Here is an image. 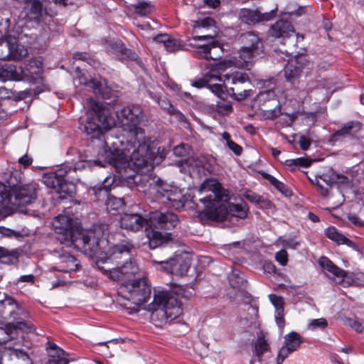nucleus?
<instances>
[{
    "instance_id": "nucleus-14",
    "label": "nucleus",
    "mask_w": 364,
    "mask_h": 364,
    "mask_svg": "<svg viewBox=\"0 0 364 364\" xmlns=\"http://www.w3.org/2000/svg\"><path fill=\"white\" fill-rule=\"evenodd\" d=\"M46 2H54L55 4H66V0H26V6L23 13L29 21H39L43 12L47 13Z\"/></svg>"
},
{
    "instance_id": "nucleus-63",
    "label": "nucleus",
    "mask_w": 364,
    "mask_h": 364,
    "mask_svg": "<svg viewBox=\"0 0 364 364\" xmlns=\"http://www.w3.org/2000/svg\"><path fill=\"white\" fill-rule=\"evenodd\" d=\"M287 252L284 250H282L277 252L275 255V258L278 262H279L282 265H286L287 263Z\"/></svg>"
},
{
    "instance_id": "nucleus-50",
    "label": "nucleus",
    "mask_w": 364,
    "mask_h": 364,
    "mask_svg": "<svg viewBox=\"0 0 364 364\" xmlns=\"http://www.w3.org/2000/svg\"><path fill=\"white\" fill-rule=\"evenodd\" d=\"M172 292L178 296L188 299L194 294V289L191 287L175 285L172 288Z\"/></svg>"
},
{
    "instance_id": "nucleus-41",
    "label": "nucleus",
    "mask_w": 364,
    "mask_h": 364,
    "mask_svg": "<svg viewBox=\"0 0 364 364\" xmlns=\"http://www.w3.org/2000/svg\"><path fill=\"white\" fill-rule=\"evenodd\" d=\"M302 343V337L295 331H291L284 337V345L291 352L297 350Z\"/></svg>"
},
{
    "instance_id": "nucleus-46",
    "label": "nucleus",
    "mask_w": 364,
    "mask_h": 364,
    "mask_svg": "<svg viewBox=\"0 0 364 364\" xmlns=\"http://www.w3.org/2000/svg\"><path fill=\"white\" fill-rule=\"evenodd\" d=\"M174 186L159 178L156 181L154 186L156 195L159 198H166Z\"/></svg>"
},
{
    "instance_id": "nucleus-62",
    "label": "nucleus",
    "mask_w": 364,
    "mask_h": 364,
    "mask_svg": "<svg viewBox=\"0 0 364 364\" xmlns=\"http://www.w3.org/2000/svg\"><path fill=\"white\" fill-rule=\"evenodd\" d=\"M229 281L231 286L235 289H240L243 284L242 278L237 277L236 274H232L229 277Z\"/></svg>"
},
{
    "instance_id": "nucleus-39",
    "label": "nucleus",
    "mask_w": 364,
    "mask_h": 364,
    "mask_svg": "<svg viewBox=\"0 0 364 364\" xmlns=\"http://www.w3.org/2000/svg\"><path fill=\"white\" fill-rule=\"evenodd\" d=\"M318 263L320 266L331 273L334 279L337 278L342 282L346 276V272L334 264L328 257H321Z\"/></svg>"
},
{
    "instance_id": "nucleus-37",
    "label": "nucleus",
    "mask_w": 364,
    "mask_h": 364,
    "mask_svg": "<svg viewBox=\"0 0 364 364\" xmlns=\"http://www.w3.org/2000/svg\"><path fill=\"white\" fill-rule=\"evenodd\" d=\"M240 40L243 44L242 48H247V49H252L262 52L264 51L263 44L261 39L253 32L243 33L240 36Z\"/></svg>"
},
{
    "instance_id": "nucleus-48",
    "label": "nucleus",
    "mask_w": 364,
    "mask_h": 364,
    "mask_svg": "<svg viewBox=\"0 0 364 364\" xmlns=\"http://www.w3.org/2000/svg\"><path fill=\"white\" fill-rule=\"evenodd\" d=\"M268 350V343L265 340L264 337L261 336H259L255 344V354L258 358V360L260 362L263 354Z\"/></svg>"
},
{
    "instance_id": "nucleus-40",
    "label": "nucleus",
    "mask_w": 364,
    "mask_h": 364,
    "mask_svg": "<svg viewBox=\"0 0 364 364\" xmlns=\"http://www.w3.org/2000/svg\"><path fill=\"white\" fill-rule=\"evenodd\" d=\"M21 79L19 68H17L14 65L5 64L0 67V81H20Z\"/></svg>"
},
{
    "instance_id": "nucleus-55",
    "label": "nucleus",
    "mask_w": 364,
    "mask_h": 364,
    "mask_svg": "<svg viewBox=\"0 0 364 364\" xmlns=\"http://www.w3.org/2000/svg\"><path fill=\"white\" fill-rule=\"evenodd\" d=\"M188 164L190 166L196 168H206L207 160L205 156L192 157L188 159Z\"/></svg>"
},
{
    "instance_id": "nucleus-4",
    "label": "nucleus",
    "mask_w": 364,
    "mask_h": 364,
    "mask_svg": "<svg viewBox=\"0 0 364 364\" xmlns=\"http://www.w3.org/2000/svg\"><path fill=\"white\" fill-rule=\"evenodd\" d=\"M147 310L151 312V322L159 327L176 318L183 312L181 304L167 291L155 292L154 299L148 305Z\"/></svg>"
},
{
    "instance_id": "nucleus-13",
    "label": "nucleus",
    "mask_w": 364,
    "mask_h": 364,
    "mask_svg": "<svg viewBox=\"0 0 364 364\" xmlns=\"http://www.w3.org/2000/svg\"><path fill=\"white\" fill-rule=\"evenodd\" d=\"M316 185L321 188V194L326 196L328 194V188L333 183L349 185L350 180L346 176L336 173L330 168L325 173L316 177Z\"/></svg>"
},
{
    "instance_id": "nucleus-1",
    "label": "nucleus",
    "mask_w": 364,
    "mask_h": 364,
    "mask_svg": "<svg viewBox=\"0 0 364 364\" xmlns=\"http://www.w3.org/2000/svg\"><path fill=\"white\" fill-rule=\"evenodd\" d=\"M115 127L122 134L115 141V172L123 177L122 171H140L151 166L153 153L143 129L139 127L144 118L142 109L138 105L127 106L117 112Z\"/></svg>"
},
{
    "instance_id": "nucleus-11",
    "label": "nucleus",
    "mask_w": 364,
    "mask_h": 364,
    "mask_svg": "<svg viewBox=\"0 0 364 364\" xmlns=\"http://www.w3.org/2000/svg\"><path fill=\"white\" fill-rule=\"evenodd\" d=\"M153 262L159 264L167 272L179 276L186 274L191 266V259L186 252L177 254L168 260Z\"/></svg>"
},
{
    "instance_id": "nucleus-20",
    "label": "nucleus",
    "mask_w": 364,
    "mask_h": 364,
    "mask_svg": "<svg viewBox=\"0 0 364 364\" xmlns=\"http://www.w3.org/2000/svg\"><path fill=\"white\" fill-rule=\"evenodd\" d=\"M114 175H109L98 187L93 188L94 194L99 200L105 201L108 210H114V198L112 191Z\"/></svg>"
},
{
    "instance_id": "nucleus-33",
    "label": "nucleus",
    "mask_w": 364,
    "mask_h": 364,
    "mask_svg": "<svg viewBox=\"0 0 364 364\" xmlns=\"http://www.w3.org/2000/svg\"><path fill=\"white\" fill-rule=\"evenodd\" d=\"M153 41L156 43H162L166 50L168 52H175L183 47L180 41L166 34L161 33L154 37Z\"/></svg>"
},
{
    "instance_id": "nucleus-45",
    "label": "nucleus",
    "mask_w": 364,
    "mask_h": 364,
    "mask_svg": "<svg viewBox=\"0 0 364 364\" xmlns=\"http://www.w3.org/2000/svg\"><path fill=\"white\" fill-rule=\"evenodd\" d=\"M154 100L158 102L159 105L164 109L166 110L171 114L176 115L179 119H183L185 118L183 114L177 110L165 97H155Z\"/></svg>"
},
{
    "instance_id": "nucleus-7",
    "label": "nucleus",
    "mask_w": 364,
    "mask_h": 364,
    "mask_svg": "<svg viewBox=\"0 0 364 364\" xmlns=\"http://www.w3.org/2000/svg\"><path fill=\"white\" fill-rule=\"evenodd\" d=\"M97 235L94 230H82L80 228L77 234V242L73 241L71 244L96 257L100 255H107V250L111 247L108 245V240L104 238L99 240Z\"/></svg>"
},
{
    "instance_id": "nucleus-6",
    "label": "nucleus",
    "mask_w": 364,
    "mask_h": 364,
    "mask_svg": "<svg viewBox=\"0 0 364 364\" xmlns=\"http://www.w3.org/2000/svg\"><path fill=\"white\" fill-rule=\"evenodd\" d=\"M90 105L92 112L87 113L85 132L94 138L98 136L102 130H110L114 125V120L106 107L92 100H90Z\"/></svg>"
},
{
    "instance_id": "nucleus-12",
    "label": "nucleus",
    "mask_w": 364,
    "mask_h": 364,
    "mask_svg": "<svg viewBox=\"0 0 364 364\" xmlns=\"http://www.w3.org/2000/svg\"><path fill=\"white\" fill-rule=\"evenodd\" d=\"M259 101L262 102L263 107L261 108L262 115L266 119H272L281 114V109L279 102L276 99V95L272 90L260 92Z\"/></svg>"
},
{
    "instance_id": "nucleus-16",
    "label": "nucleus",
    "mask_w": 364,
    "mask_h": 364,
    "mask_svg": "<svg viewBox=\"0 0 364 364\" xmlns=\"http://www.w3.org/2000/svg\"><path fill=\"white\" fill-rule=\"evenodd\" d=\"M231 65V61H223L212 65L203 77L193 82L192 85L197 88H202L208 87L210 82H221V74L225 70L227 66H230Z\"/></svg>"
},
{
    "instance_id": "nucleus-25",
    "label": "nucleus",
    "mask_w": 364,
    "mask_h": 364,
    "mask_svg": "<svg viewBox=\"0 0 364 364\" xmlns=\"http://www.w3.org/2000/svg\"><path fill=\"white\" fill-rule=\"evenodd\" d=\"M146 223V220L138 214L125 213L119 220L122 228L134 232L141 230Z\"/></svg>"
},
{
    "instance_id": "nucleus-58",
    "label": "nucleus",
    "mask_w": 364,
    "mask_h": 364,
    "mask_svg": "<svg viewBox=\"0 0 364 364\" xmlns=\"http://www.w3.org/2000/svg\"><path fill=\"white\" fill-rule=\"evenodd\" d=\"M190 146L186 144H181L174 147L173 151L177 156H183L189 153Z\"/></svg>"
},
{
    "instance_id": "nucleus-26",
    "label": "nucleus",
    "mask_w": 364,
    "mask_h": 364,
    "mask_svg": "<svg viewBox=\"0 0 364 364\" xmlns=\"http://www.w3.org/2000/svg\"><path fill=\"white\" fill-rule=\"evenodd\" d=\"M9 60H21L25 58L28 53L27 47L21 41L14 37L9 36Z\"/></svg>"
},
{
    "instance_id": "nucleus-32",
    "label": "nucleus",
    "mask_w": 364,
    "mask_h": 364,
    "mask_svg": "<svg viewBox=\"0 0 364 364\" xmlns=\"http://www.w3.org/2000/svg\"><path fill=\"white\" fill-rule=\"evenodd\" d=\"M56 264L59 271L66 272L75 271L78 266L76 259L65 252L58 255Z\"/></svg>"
},
{
    "instance_id": "nucleus-8",
    "label": "nucleus",
    "mask_w": 364,
    "mask_h": 364,
    "mask_svg": "<svg viewBox=\"0 0 364 364\" xmlns=\"http://www.w3.org/2000/svg\"><path fill=\"white\" fill-rule=\"evenodd\" d=\"M52 224L60 242L71 244L73 241L77 242V234L81 227L77 219L60 214L54 218Z\"/></svg>"
},
{
    "instance_id": "nucleus-54",
    "label": "nucleus",
    "mask_w": 364,
    "mask_h": 364,
    "mask_svg": "<svg viewBox=\"0 0 364 364\" xmlns=\"http://www.w3.org/2000/svg\"><path fill=\"white\" fill-rule=\"evenodd\" d=\"M353 127L352 124H348L345 127H343L342 129L336 131L333 134V140H338L339 139L340 137H345V136H349V135H352L353 134Z\"/></svg>"
},
{
    "instance_id": "nucleus-42",
    "label": "nucleus",
    "mask_w": 364,
    "mask_h": 364,
    "mask_svg": "<svg viewBox=\"0 0 364 364\" xmlns=\"http://www.w3.org/2000/svg\"><path fill=\"white\" fill-rule=\"evenodd\" d=\"M166 200L171 203L172 206L176 208H183L185 205V196L182 190L174 186L166 197Z\"/></svg>"
},
{
    "instance_id": "nucleus-61",
    "label": "nucleus",
    "mask_w": 364,
    "mask_h": 364,
    "mask_svg": "<svg viewBox=\"0 0 364 364\" xmlns=\"http://www.w3.org/2000/svg\"><path fill=\"white\" fill-rule=\"evenodd\" d=\"M209 89L218 97H220L224 94L222 85L219 82H210L208 85Z\"/></svg>"
},
{
    "instance_id": "nucleus-22",
    "label": "nucleus",
    "mask_w": 364,
    "mask_h": 364,
    "mask_svg": "<svg viewBox=\"0 0 364 364\" xmlns=\"http://www.w3.org/2000/svg\"><path fill=\"white\" fill-rule=\"evenodd\" d=\"M262 53L263 52L262 51L247 49V48L242 47L239 50L238 57L236 59L235 63L230 60L232 62V65L230 66H227L226 68H230L235 65L238 68L250 70L255 60L257 58L261 57Z\"/></svg>"
},
{
    "instance_id": "nucleus-21",
    "label": "nucleus",
    "mask_w": 364,
    "mask_h": 364,
    "mask_svg": "<svg viewBox=\"0 0 364 364\" xmlns=\"http://www.w3.org/2000/svg\"><path fill=\"white\" fill-rule=\"evenodd\" d=\"M276 15L275 10L269 12L261 13L258 10L242 9L239 13V18L246 24L254 25L260 21H268L272 20Z\"/></svg>"
},
{
    "instance_id": "nucleus-18",
    "label": "nucleus",
    "mask_w": 364,
    "mask_h": 364,
    "mask_svg": "<svg viewBox=\"0 0 364 364\" xmlns=\"http://www.w3.org/2000/svg\"><path fill=\"white\" fill-rule=\"evenodd\" d=\"M311 65L306 55L300 54L289 59L284 68V75L289 82H294L299 78L303 69Z\"/></svg>"
},
{
    "instance_id": "nucleus-19",
    "label": "nucleus",
    "mask_w": 364,
    "mask_h": 364,
    "mask_svg": "<svg viewBox=\"0 0 364 364\" xmlns=\"http://www.w3.org/2000/svg\"><path fill=\"white\" fill-rule=\"evenodd\" d=\"M21 80L27 81L31 83H36L42 80L43 59L41 57H36L31 59L26 68L23 69L19 68Z\"/></svg>"
},
{
    "instance_id": "nucleus-28",
    "label": "nucleus",
    "mask_w": 364,
    "mask_h": 364,
    "mask_svg": "<svg viewBox=\"0 0 364 364\" xmlns=\"http://www.w3.org/2000/svg\"><path fill=\"white\" fill-rule=\"evenodd\" d=\"M16 210L11 188L0 192V218H4Z\"/></svg>"
},
{
    "instance_id": "nucleus-43",
    "label": "nucleus",
    "mask_w": 364,
    "mask_h": 364,
    "mask_svg": "<svg viewBox=\"0 0 364 364\" xmlns=\"http://www.w3.org/2000/svg\"><path fill=\"white\" fill-rule=\"evenodd\" d=\"M134 13L141 16H147L154 11V6L149 1H142L132 5Z\"/></svg>"
},
{
    "instance_id": "nucleus-17",
    "label": "nucleus",
    "mask_w": 364,
    "mask_h": 364,
    "mask_svg": "<svg viewBox=\"0 0 364 364\" xmlns=\"http://www.w3.org/2000/svg\"><path fill=\"white\" fill-rule=\"evenodd\" d=\"M193 33L194 41H215L214 38L217 36L218 30L215 26V21L211 18H206L198 22L197 25L194 26Z\"/></svg>"
},
{
    "instance_id": "nucleus-5",
    "label": "nucleus",
    "mask_w": 364,
    "mask_h": 364,
    "mask_svg": "<svg viewBox=\"0 0 364 364\" xmlns=\"http://www.w3.org/2000/svg\"><path fill=\"white\" fill-rule=\"evenodd\" d=\"M133 245L128 240H122L115 245V281L129 282L131 278L137 274L139 267L133 257Z\"/></svg>"
},
{
    "instance_id": "nucleus-52",
    "label": "nucleus",
    "mask_w": 364,
    "mask_h": 364,
    "mask_svg": "<svg viewBox=\"0 0 364 364\" xmlns=\"http://www.w3.org/2000/svg\"><path fill=\"white\" fill-rule=\"evenodd\" d=\"M72 171V168L70 166H68V165H64L63 166L58 168L56 171L53 172L55 174H56L57 177L60 179V182L62 183H70V182L68 181V180L65 178L68 173ZM71 183H73V181Z\"/></svg>"
},
{
    "instance_id": "nucleus-36",
    "label": "nucleus",
    "mask_w": 364,
    "mask_h": 364,
    "mask_svg": "<svg viewBox=\"0 0 364 364\" xmlns=\"http://www.w3.org/2000/svg\"><path fill=\"white\" fill-rule=\"evenodd\" d=\"M107 255H100L97 257L96 264L97 267L103 272L109 278L112 277L113 262L112 258V248L107 250Z\"/></svg>"
},
{
    "instance_id": "nucleus-57",
    "label": "nucleus",
    "mask_w": 364,
    "mask_h": 364,
    "mask_svg": "<svg viewBox=\"0 0 364 364\" xmlns=\"http://www.w3.org/2000/svg\"><path fill=\"white\" fill-rule=\"evenodd\" d=\"M289 348H287L284 345L279 349L278 352V355L276 359V363L277 364H282L284 360L290 355L292 353Z\"/></svg>"
},
{
    "instance_id": "nucleus-27",
    "label": "nucleus",
    "mask_w": 364,
    "mask_h": 364,
    "mask_svg": "<svg viewBox=\"0 0 364 364\" xmlns=\"http://www.w3.org/2000/svg\"><path fill=\"white\" fill-rule=\"evenodd\" d=\"M269 33L275 38H289L294 34L295 31L290 22L282 19L271 26Z\"/></svg>"
},
{
    "instance_id": "nucleus-44",
    "label": "nucleus",
    "mask_w": 364,
    "mask_h": 364,
    "mask_svg": "<svg viewBox=\"0 0 364 364\" xmlns=\"http://www.w3.org/2000/svg\"><path fill=\"white\" fill-rule=\"evenodd\" d=\"M326 235L330 240L337 242L338 244H345L348 246L352 245V242L345 235L338 232L334 227L328 228L326 230Z\"/></svg>"
},
{
    "instance_id": "nucleus-59",
    "label": "nucleus",
    "mask_w": 364,
    "mask_h": 364,
    "mask_svg": "<svg viewBox=\"0 0 364 364\" xmlns=\"http://www.w3.org/2000/svg\"><path fill=\"white\" fill-rule=\"evenodd\" d=\"M98 161H92L85 159H80L77 163L75 164L73 171H75L76 170H82L86 167H91L92 164H98Z\"/></svg>"
},
{
    "instance_id": "nucleus-30",
    "label": "nucleus",
    "mask_w": 364,
    "mask_h": 364,
    "mask_svg": "<svg viewBox=\"0 0 364 364\" xmlns=\"http://www.w3.org/2000/svg\"><path fill=\"white\" fill-rule=\"evenodd\" d=\"M115 58L122 61H134L139 66H143V63L137 54L126 48L121 41L115 42Z\"/></svg>"
},
{
    "instance_id": "nucleus-15",
    "label": "nucleus",
    "mask_w": 364,
    "mask_h": 364,
    "mask_svg": "<svg viewBox=\"0 0 364 364\" xmlns=\"http://www.w3.org/2000/svg\"><path fill=\"white\" fill-rule=\"evenodd\" d=\"M150 226L156 229L172 230L178 224V216L172 212L154 211L149 213Z\"/></svg>"
},
{
    "instance_id": "nucleus-38",
    "label": "nucleus",
    "mask_w": 364,
    "mask_h": 364,
    "mask_svg": "<svg viewBox=\"0 0 364 364\" xmlns=\"http://www.w3.org/2000/svg\"><path fill=\"white\" fill-rule=\"evenodd\" d=\"M318 263L320 266L331 273L334 279L337 278L342 282L346 276V272L334 264L328 257H321Z\"/></svg>"
},
{
    "instance_id": "nucleus-3",
    "label": "nucleus",
    "mask_w": 364,
    "mask_h": 364,
    "mask_svg": "<svg viewBox=\"0 0 364 364\" xmlns=\"http://www.w3.org/2000/svg\"><path fill=\"white\" fill-rule=\"evenodd\" d=\"M151 292V286L145 278L122 282L117 288L115 303L123 312L132 314L149 299Z\"/></svg>"
},
{
    "instance_id": "nucleus-9",
    "label": "nucleus",
    "mask_w": 364,
    "mask_h": 364,
    "mask_svg": "<svg viewBox=\"0 0 364 364\" xmlns=\"http://www.w3.org/2000/svg\"><path fill=\"white\" fill-rule=\"evenodd\" d=\"M38 189L35 182L13 186L11 191L16 210L33 203L37 198Z\"/></svg>"
},
{
    "instance_id": "nucleus-10",
    "label": "nucleus",
    "mask_w": 364,
    "mask_h": 364,
    "mask_svg": "<svg viewBox=\"0 0 364 364\" xmlns=\"http://www.w3.org/2000/svg\"><path fill=\"white\" fill-rule=\"evenodd\" d=\"M223 77V82L225 84V86L227 88H228L229 93L235 100L237 101H242L247 99V97H250L252 95V90L250 89H245L243 91L239 92V88L237 87H229L230 85L237 86L240 84L248 82L250 81V79L246 73L239 72L233 73H226L224 75Z\"/></svg>"
},
{
    "instance_id": "nucleus-34",
    "label": "nucleus",
    "mask_w": 364,
    "mask_h": 364,
    "mask_svg": "<svg viewBox=\"0 0 364 364\" xmlns=\"http://www.w3.org/2000/svg\"><path fill=\"white\" fill-rule=\"evenodd\" d=\"M4 299L0 300V312L4 318H16L19 314L20 309L16 302L11 297L4 296Z\"/></svg>"
},
{
    "instance_id": "nucleus-53",
    "label": "nucleus",
    "mask_w": 364,
    "mask_h": 364,
    "mask_svg": "<svg viewBox=\"0 0 364 364\" xmlns=\"http://www.w3.org/2000/svg\"><path fill=\"white\" fill-rule=\"evenodd\" d=\"M328 326V322L326 318H321L316 319H312L309 321L308 328L312 331H315L317 328L324 329Z\"/></svg>"
},
{
    "instance_id": "nucleus-29",
    "label": "nucleus",
    "mask_w": 364,
    "mask_h": 364,
    "mask_svg": "<svg viewBox=\"0 0 364 364\" xmlns=\"http://www.w3.org/2000/svg\"><path fill=\"white\" fill-rule=\"evenodd\" d=\"M269 299L272 305L275 308V314L274 318L277 323V325L280 329H283L285 326V320H284V301L283 297L277 296L276 294H269Z\"/></svg>"
},
{
    "instance_id": "nucleus-31",
    "label": "nucleus",
    "mask_w": 364,
    "mask_h": 364,
    "mask_svg": "<svg viewBox=\"0 0 364 364\" xmlns=\"http://www.w3.org/2000/svg\"><path fill=\"white\" fill-rule=\"evenodd\" d=\"M47 348L49 355L48 364H68L69 360L66 353L55 343H48Z\"/></svg>"
},
{
    "instance_id": "nucleus-60",
    "label": "nucleus",
    "mask_w": 364,
    "mask_h": 364,
    "mask_svg": "<svg viewBox=\"0 0 364 364\" xmlns=\"http://www.w3.org/2000/svg\"><path fill=\"white\" fill-rule=\"evenodd\" d=\"M14 326L15 328V332L17 329L26 333L32 332L34 330L33 326L30 323L26 321L18 322L16 325H14Z\"/></svg>"
},
{
    "instance_id": "nucleus-24",
    "label": "nucleus",
    "mask_w": 364,
    "mask_h": 364,
    "mask_svg": "<svg viewBox=\"0 0 364 364\" xmlns=\"http://www.w3.org/2000/svg\"><path fill=\"white\" fill-rule=\"evenodd\" d=\"M208 43L196 46V54L200 58L206 60H216L220 58L223 53L221 47L217 41L207 42Z\"/></svg>"
},
{
    "instance_id": "nucleus-47",
    "label": "nucleus",
    "mask_w": 364,
    "mask_h": 364,
    "mask_svg": "<svg viewBox=\"0 0 364 364\" xmlns=\"http://www.w3.org/2000/svg\"><path fill=\"white\" fill-rule=\"evenodd\" d=\"M286 166L289 168L291 171H294L296 168L303 166L308 167L311 165V161L306 158H298L296 159H285L280 160Z\"/></svg>"
},
{
    "instance_id": "nucleus-56",
    "label": "nucleus",
    "mask_w": 364,
    "mask_h": 364,
    "mask_svg": "<svg viewBox=\"0 0 364 364\" xmlns=\"http://www.w3.org/2000/svg\"><path fill=\"white\" fill-rule=\"evenodd\" d=\"M346 323L357 332H361L364 329V320L348 318Z\"/></svg>"
},
{
    "instance_id": "nucleus-2",
    "label": "nucleus",
    "mask_w": 364,
    "mask_h": 364,
    "mask_svg": "<svg viewBox=\"0 0 364 364\" xmlns=\"http://www.w3.org/2000/svg\"><path fill=\"white\" fill-rule=\"evenodd\" d=\"M198 193L201 196L204 195L199 201L205 205L203 213L209 220L223 222L231 216L240 219L247 217L246 205L228 203L229 191L215 178L204 181L198 188Z\"/></svg>"
},
{
    "instance_id": "nucleus-64",
    "label": "nucleus",
    "mask_w": 364,
    "mask_h": 364,
    "mask_svg": "<svg viewBox=\"0 0 364 364\" xmlns=\"http://www.w3.org/2000/svg\"><path fill=\"white\" fill-rule=\"evenodd\" d=\"M228 148L237 156L241 155L242 152V148L239 144H236L235 141H228L227 144Z\"/></svg>"
},
{
    "instance_id": "nucleus-49",
    "label": "nucleus",
    "mask_w": 364,
    "mask_h": 364,
    "mask_svg": "<svg viewBox=\"0 0 364 364\" xmlns=\"http://www.w3.org/2000/svg\"><path fill=\"white\" fill-rule=\"evenodd\" d=\"M15 335V328L14 324L9 323L4 326H0V344L6 343Z\"/></svg>"
},
{
    "instance_id": "nucleus-35",
    "label": "nucleus",
    "mask_w": 364,
    "mask_h": 364,
    "mask_svg": "<svg viewBox=\"0 0 364 364\" xmlns=\"http://www.w3.org/2000/svg\"><path fill=\"white\" fill-rule=\"evenodd\" d=\"M149 245L151 249H155L172 240L171 234L168 232L162 233L157 230H151L147 232Z\"/></svg>"
},
{
    "instance_id": "nucleus-51",
    "label": "nucleus",
    "mask_w": 364,
    "mask_h": 364,
    "mask_svg": "<svg viewBox=\"0 0 364 364\" xmlns=\"http://www.w3.org/2000/svg\"><path fill=\"white\" fill-rule=\"evenodd\" d=\"M9 36L6 38L0 39V59L1 60H9Z\"/></svg>"
},
{
    "instance_id": "nucleus-23",
    "label": "nucleus",
    "mask_w": 364,
    "mask_h": 364,
    "mask_svg": "<svg viewBox=\"0 0 364 364\" xmlns=\"http://www.w3.org/2000/svg\"><path fill=\"white\" fill-rule=\"evenodd\" d=\"M42 180L46 186L55 189L58 193H65L70 195L76 191L74 183H62L60 179L53 172L45 173L42 177Z\"/></svg>"
}]
</instances>
